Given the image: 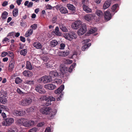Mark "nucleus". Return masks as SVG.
<instances>
[{
    "label": "nucleus",
    "instance_id": "nucleus-1",
    "mask_svg": "<svg viewBox=\"0 0 132 132\" xmlns=\"http://www.w3.org/2000/svg\"><path fill=\"white\" fill-rule=\"evenodd\" d=\"M81 21H77L73 23L72 25V28L75 29L80 28L78 30L77 34L79 36H81L85 33L87 30L86 25L85 23L81 24Z\"/></svg>",
    "mask_w": 132,
    "mask_h": 132
},
{
    "label": "nucleus",
    "instance_id": "nucleus-2",
    "mask_svg": "<svg viewBox=\"0 0 132 132\" xmlns=\"http://www.w3.org/2000/svg\"><path fill=\"white\" fill-rule=\"evenodd\" d=\"M51 109L49 107L42 108V113L48 115V118L50 120L53 119L56 114L55 111H51Z\"/></svg>",
    "mask_w": 132,
    "mask_h": 132
},
{
    "label": "nucleus",
    "instance_id": "nucleus-3",
    "mask_svg": "<svg viewBox=\"0 0 132 132\" xmlns=\"http://www.w3.org/2000/svg\"><path fill=\"white\" fill-rule=\"evenodd\" d=\"M64 37L70 41L72 40L73 39H76L77 38L76 34L73 31H70L68 33L65 34Z\"/></svg>",
    "mask_w": 132,
    "mask_h": 132
},
{
    "label": "nucleus",
    "instance_id": "nucleus-4",
    "mask_svg": "<svg viewBox=\"0 0 132 132\" xmlns=\"http://www.w3.org/2000/svg\"><path fill=\"white\" fill-rule=\"evenodd\" d=\"M32 100L30 97H27L23 98L20 102V104L22 106H26L30 104L32 102Z\"/></svg>",
    "mask_w": 132,
    "mask_h": 132
},
{
    "label": "nucleus",
    "instance_id": "nucleus-5",
    "mask_svg": "<svg viewBox=\"0 0 132 132\" xmlns=\"http://www.w3.org/2000/svg\"><path fill=\"white\" fill-rule=\"evenodd\" d=\"M14 119L12 118H7L4 120L2 123L3 126H8L11 125L13 123Z\"/></svg>",
    "mask_w": 132,
    "mask_h": 132
},
{
    "label": "nucleus",
    "instance_id": "nucleus-6",
    "mask_svg": "<svg viewBox=\"0 0 132 132\" xmlns=\"http://www.w3.org/2000/svg\"><path fill=\"white\" fill-rule=\"evenodd\" d=\"M60 69L61 71L63 73L71 72L70 68L66 67L65 64L63 63L60 64Z\"/></svg>",
    "mask_w": 132,
    "mask_h": 132
},
{
    "label": "nucleus",
    "instance_id": "nucleus-7",
    "mask_svg": "<svg viewBox=\"0 0 132 132\" xmlns=\"http://www.w3.org/2000/svg\"><path fill=\"white\" fill-rule=\"evenodd\" d=\"M25 113V111L21 109L15 110L13 112L14 114L17 116H22Z\"/></svg>",
    "mask_w": 132,
    "mask_h": 132
},
{
    "label": "nucleus",
    "instance_id": "nucleus-8",
    "mask_svg": "<svg viewBox=\"0 0 132 132\" xmlns=\"http://www.w3.org/2000/svg\"><path fill=\"white\" fill-rule=\"evenodd\" d=\"M55 100V98L52 96H48L47 102H46L43 104V105L45 106H48L51 104V101H54Z\"/></svg>",
    "mask_w": 132,
    "mask_h": 132
},
{
    "label": "nucleus",
    "instance_id": "nucleus-9",
    "mask_svg": "<svg viewBox=\"0 0 132 132\" xmlns=\"http://www.w3.org/2000/svg\"><path fill=\"white\" fill-rule=\"evenodd\" d=\"M104 15L105 19L107 21L110 20L112 18L111 14L108 11H106L104 13Z\"/></svg>",
    "mask_w": 132,
    "mask_h": 132
},
{
    "label": "nucleus",
    "instance_id": "nucleus-10",
    "mask_svg": "<svg viewBox=\"0 0 132 132\" xmlns=\"http://www.w3.org/2000/svg\"><path fill=\"white\" fill-rule=\"evenodd\" d=\"M35 123V122L34 121L30 120L28 121H26L25 123L24 124L25 127H28L30 126H34Z\"/></svg>",
    "mask_w": 132,
    "mask_h": 132
},
{
    "label": "nucleus",
    "instance_id": "nucleus-11",
    "mask_svg": "<svg viewBox=\"0 0 132 132\" xmlns=\"http://www.w3.org/2000/svg\"><path fill=\"white\" fill-rule=\"evenodd\" d=\"M43 79L42 78V80H43V82L44 83H48L51 81L52 78L49 76H45L43 77Z\"/></svg>",
    "mask_w": 132,
    "mask_h": 132
},
{
    "label": "nucleus",
    "instance_id": "nucleus-12",
    "mask_svg": "<svg viewBox=\"0 0 132 132\" xmlns=\"http://www.w3.org/2000/svg\"><path fill=\"white\" fill-rule=\"evenodd\" d=\"M111 0H107L104 3L103 6V9L105 10L108 8L111 5Z\"/></svg>",
    "mask_w": 132,
    "mask_h": 132
},
{
    "label": "nucleus",
    "instance_id": "nucleus-13",
    "mask_svg": "<svg viewBox=\"0 0 132 132\" xmlns=\"http://www.w3.org/2000/svg\"><path fill=\"white\" fill-rule=\"evenodd\" d=\"M56 86L53 84H48L45 85V87L48 89L53 90L55 89Z\"/></svg>",
    "mask_w": 132,
    "mask_h": 132
},
{
    "label": "nucleus",
    "instance_id": "nucleus-14",
    "mask_svg": "<svg viewBox=\"0 0 132 132\" xmlns=\"http://www.w3.org/2000/svg\"><path fill=\"white\" fill-rule=\"evenodd\" d=\"M23 75L27 77H31L32 76V72L29 70H25L23 72Z\"/></svg>",
    "mask_w": 132,
    "mask_h": 132
},
{
    "label": "nucleus",
    "instance_id": "nucleus-15",
    "mask_svg": "<svg viewBox=\"0 0 132 132\" xmlns=\"http://www.w3.org/2000/svg\"><path fill=\"white\" fill-rule=\"evenodd\" d=\"M64 89V85H61L57 89L55 90L54 93L56 94H59L62 92Z\"/></svg>",
    "mask_w": 132,
    "mask_h": 132
},
{
    "label": "nucleus",
    "instance_id": "nucleus-16",
    "mask_svg": "<svg viewBox=\"0 0 132 132\" xmlns=\"http://www.w3.org/2000/svg\"><path fill=\"white\" fill-rule=\"evenodd\" d=\"M93 15L92 14H86L84 16V18L86 21H89L93 19Z\"/></svg>",
    "mask_w": 132,
    "mask_h": 132
},
{
    "label": "nucleus",
    "instance_id": "nucleus-17",
    "mask_svg": "<svg viewBox=\"0 0 132 132\" xmlns=\"http://www.w3.org/2000/svg\"><path fill=\"white\" fill-rule=\"evenodd\" d=\"M59 27L60 29L64 32H67L68 31V29L65 25L61 23L59 24Z\"/></svg>",
    "mask_w": 132,
    "mask_h": 132
},
{
    "label": "nucleus",
    "instance_id": "nucleus-18",
    "mask_svg": "<svg viewBox=\"0 0 132 132\" xmlns=\"http://www.w3.org/2000/svg\"><path fill=\"white\" fill-rule=\"evenodd\" d=\"M50 76L51 78H54V77L57 76L58 75V73L56 71H51L50 73Z\"/></svg>",
    "mask_w": 132,
    "mask_h": 132
},
{
    "label": "nucleus",
    "instance_id": "nucleus-19",
    "mask_svg": "<svg viewBox=\"0 0 132 132\" xmlns=\"http://www.w3.org/2000/svg\"><path fill=\"white\" fill-rule=\"evenodd\" d=\"M84 10L87 13H91L92 10L86 5H84L82 6Z\"/></svg>",
    "mask_w": 132,
    "mask_h": 132
},
{
    "label": "nucleus",
    "instance_id": "nucleus-20",
    "mask_svg": "<svg viewBox=\"0 0 132 132\" xmlns=\"http://www.w3.org/2000/svg\"><path fill=\"white\" fill-rule=\"evenodd\" d=\"M95 14L98 16V18L100 19L102 17L103 13L101 10H97L95 12Z\"/></svg>",
    "mask_w": 132,
    "mask_h": 132
},
{
    "label": "nucleus",
    "instance_id": "nucleus-21",
    "mask_svg": "<svg viewBox=\"0 0 132 132\" xmlns=\"http://www.w3.org/2000/svg\"><path fill=\"white\" fill-rule=\"evenodd\" d=\"M26 119L23 118L19 119L18 120V123L20 124V125H22L25 126L24 124L25 123Z\"/></svg>",
    "mask_w": 132,
    "mask_h": 132
},
{
    "label": "nucleus",
    "instance_id": "nucleus-22",
    "mask_svg": "<svg viewBox=\"0 0 132 132\" xmlns=\"http://www.w3.org/2000/svg\"><path fill=\"white\" fill-rule=\"evenodd\" d=\"M59 10L60 12L62 14H65L68 13L67 9L64 7H61Z\"/></svg>",
    "mask_w": 132,
    "mask_h": 132
},
{
    "label": "nucleus",
    "instance_id": "nucleus-23",
    "mask_svg": "<svg viewBox=\"0 0 132 132\" xmlns=\"http://www.w3.org/2000/svg\"><path fill=\"white\" fill-rule=\"evenodd\" d=\"M54 32L57 36H61L62 35V33L59 30V28L58 27H56Z\"/></svg>",
    "mask_w": 132,
    "mask_h": 132
},
{
    "label": "nucleus",
    "instance_id": "nucleus-24",
    "mask_svg": "<svg viewBox=\"0 0 132 132\" xmlns=\"http://www.w3.org/2000/svg\"><path fill=\"white\" fill-rule=\"evenodd\" d=\"M69 54V52L68 51H66V52H60L59 54V55L62 56H65L68 55Z\"/></svg>",
    "mask_w": 132,
    "mask_h": 132
},
{
    "label": "nucleus",
    "instance_id": "nucleus-25",
    "mask_svg": "<svg viewBox=\"0 0 132 132\" xmlns=\"http://www.w3.org/2000/svg\"><path fill=\"white\" fill-rule=\"evenodd\" d=\"M14 63L13 62H10V63L8 70L9 71H11L14 68Z\"/></svg>",
    "mask_w": 132,
    "mask_h": 132
},
{
    "label": "nucleus",
    "instance_id": "nucleus-26",
    "mask_svg": "<svg viewBox=\"0 0 132 132\" xmlns=\"http://www.w3.org/2000/svg\"><path fill=\"white\" fill-rule=\"evenodd\" d=\"M67 6L68 9L71 11H75L76 9L75 7L72 4H67Z\"/></svg>",
    "mask_w": 132,
    "mask_h": 132
},
{
    "label": "nucleus",
    "instance_id": "nucleus-27",
    "mask_svg": "<svg viewBox=\"0 0 132 132\" xmlns=\"http://www.w3.org/2000/svg\"><path fill=\"white\" fill-rule=\"evenodd\" d=\"M7 100L5 97L4 96L0 97V102L3 104L6 103Z\"/></svg>",
    "mask_w": 132,
    "mask_h": 132
},
{
    "label": "nucleus",
    "instance_id": "nucleus-28",
    "mask_svg": "<svg viewBox=\"0 0 132 132\" xmlns=\"http://www.w3.org/2000/svg\"><path fill=\"white\" fill-rule=\"evenodd\" d=\"M34 46L37 49L41 48V45L38 42H35L33 44Z\"/></svg>",
    "mask_w": 132,
    "mask_h": 132
},
{
    "label": "nucleus",
    "instance_id": "nucleus-29",
    "mask_svg": "<svg viewBox=\"0 0 132 132\" xmlns=\"http://www.w3.org/2000/svg\"><path fill=\"white\" fill-rule=\"evenodd\" d=\"M97 30V29L96 28H92L89 30L88 33L91 34L96 32Z\"/></svg>",
    "mask_w": 132,
    "mask_h": 132
},
{
    "label": "nucleus",
    "instance_id": "nucleus-30",
    "mask_svg": "<svg viewBox=\"0 0 132 132\" xmlns=\"http://www.w3.org/2000/svg\"><path fill=\"white\" fill-rule=\"evenodd\" d=\"M91 44L90 43H88L87 44L85 45L82 47V51H85L86 49H87L88 47L90 46Z\"/></svg>",
    "mask_w": 132,
    "mask_h": 132
},
{
    "label": "nucleus",
    "instance_id": "nucleus-31",
    "mask_svg": "<svg viewBox=\"0 0 132 132\" xmlns=\"http://www.w3.org/2000/svg\"><path fill=\"white\" fill-rule=\"evenodd\" d=\"M58 44L57 42L55 40H53L50 43V45L51 47H54L56 46Z\"/></svg>",
    "mask_w": 132,
    "mask_h": 132
},
{
    "label": "nucleus",
    "instance_id": "nucleus-32",
    "mask_svg": "<svg viewBox=\"0 0 132 132\" xmlns=\"http://www.w3.org/2000/svg\"><path fill=\"white\" fill-rule=\"evenodd\" d=\"M33 30L32 29H29L26 33L25 36L27 37H28L32 33Z\"/></svg>",
    "mask_w": 132,
    "mask_h": 132
},
{
    "label": "nucleus",
    "instance_id": "nucleus-33",
    "mask_svg": "<svg viewBox=\"0 0 132 132\" xmlns=\"http://www.w3.org/2000/svg\"><path fill=\"white\" fill-rule=\"evenodd\" d=\"M13 16L15 17L18 14V10L17 8H15L14 9L12 12Z\"/></svg>",
    "mask_w": 132,
    "mask_h": 132
},
{
    "label": "nucleus",
    "instance_id": "nucleus-34",
    "mask_svg": "<svg viewBox=\"0 0 132 132\" xmlns=\"http://www.w3.org/2000/svg\"><path fill=\"white\" fill-rule=\"evenodd\" d=\"M63 62L64 63L63 64H71L72 63V61L71 60L65 59L63 60Z\"/></svg>",
    "mask_w": 132,
    "mask_h": 132
},
{
    "label": "nucleus",
    "instance_id": "nucleus-35",
    "mask_svg": "<svg viewBox=\"0 0 132 132\" xmlns=\"http://www.w3.org/2000/svg\"><path fill=\"white\" fill-rule=\"evenodd\" d=\"M18 129L15 128H10L8 129L7 132H17Z\"/></svg>",
    "mask_w": 132,
    "mask_h": 132
},
{
    "label": "nucleus",
    "instance_id": "nucleus-36",
    "mask_svg": "<svg viewBox=\"0 0 132 132\" xmlns=\"http://www.w3.org/2000/svg\"><path fill=\"white\" fill-rule=\"evenodd\" d=\"M8 13L6 11H4L2 13L1 15V17L3 20H5L7 17Z\"/></svg>",
    "mask_w": 132,
    "mask_h": 132
},
{
    "label": "nucleus",
    "instance_id": "nucleus-37",
    "mask_svg": "<svg viewBox=\"0 0 132 132\" xmlns=\"http://www.w3.org/2000/svg\"><path fill=\"white\" fill-rule=\"evenodd\" d=\"M26 67L27 69L30 70H31L32 69V65L28 61H27Z\"/></svg>",
    "mask_w": 132,
    "mask_h": 132
},
{
    "label": "nucleus",
    "instance_id": "nucleus-38",
    "mask_svg": "<svg viewBox=\"0 0 132 132\" xmlns=\"http://www.w3.org/2000/svg\"><path fill=\"white\" fill-rule=\"evenodd\" d=\"M35 89L36 91L40 93H41V85H38L36 87Z\"/></svg>",
    "mask_w": 132,
    "mask_h": 132
},
{
    "label": "nucleus",
    "instance_id": "nucleus-39",
    "mask_svg": "<svg viewBox=\"0 0 132 132\" xmlns=\"http://www.w3.org/2000/svg\"><path fill=\"white\" fill-rule=\"evenodd\" d=\"M24 83L31 85L34 84V81L32 80H27L25 81Z\"/></svg>",
    "mask_w": 132,
    "mask_h": 132
},
{
    "label": "nucleus",
    "instance_id": "nucleus-40",
    "mask_svg": "<svg viewBox=\"0 0 132 132\" xmlns=\"http://www.w3.org/2000/svg\"><path fill=\"white\" fill-rule=\"evenodd\" d=\"M118 6V4H115L112 6L111 8V9L113 12H114L116 10Z\"/></svg>",
    "mask_w": 132,
    "mask_h": 132
},
{
    "label": "nucleus",
    "instance_id": "nucleus-41",
    "mask_svg": "<svg viewBox=\"0 0 132 132\" xmlns=\"http://www.w3.org/2000/svg\"><path fill=\"white\" fill-rule=\"evenodd\" d=\"M35 109V108L34 107H31L29 108H28L27 109V111L29 112H32L34 111Z\"/></svg>",
    "mask_w": 132,
    "mask_h": 132
},
{
    "label": "nucleus",
    "instance_id": "nucleus-42",
    "mask_svg": "<svg viewBox=\"0 0 132 132\" xmlns=\"http://www.w3.org/2000/svg\"><path fill=\"white\" fill-rule=\"evenodd\" d=\"M22 80L19 77H17L15 79V82L16 84H19L21 82Z\"/></svg>",
    "mask_w": 132,
    "mask_h": 132
},
{
    "label": "nucleus",
    "instance_id": "nucleus-43",
    "mask_svg": "<svg viewBox=\"0 0 132 132\" xmlns=\"http://www.w3.org/2000/svg\"><path fill=\"white\" fill-rule=\"evenodd\" d=\"M48 97H47L45 95H42V100H45L46 102L48 101Z\"/></svg>",
    "mask_w": 132,
    "mask_h": 132
},
{
    "label": "nucleus",
    "instance_id": "nucleus-44",
    "mask_svg": "<svg viewBox=\"0 0 132 132\" xmlns=\"http://www.w3.org/2000/svg\"><path fill=\"white\" fill-rule=\"evenodd\" d=\"M37 130V129L36 127H34L30 129L28 132H36Z\"/></svg>",
    "mask_w": 132,
    "mask_h": 132
},
{
    "label": "nucleus",
    "instance_id": "nucleus-45",
    "mask_svg": "<svg viewBox=\"0 0 132 132\" xmlns=\"http://www.w3.org/2000/svg\"><path fill=\"white\" fill-rule=\"evenodd\" d=\"M27 52V50L26 49H24L21 51L20 53L23 55H25Z\"/></svg>",
    "mask_w": 132,
    "mask_h": 132
},
{
    "label": "nucleus",
    "instance_id": "nucleus-46",
    "mask_svg": "<svg viewBox=\"0 0 132 132\" xmlns=\"http://www.w3.org/2000/svg\"><path fill=\"white\" fill-rule=\"evenodd\" d=\"M7 56H9L10 57H13V55H14L13 53L11 51H9L8 53H7Z\"/></svg>",
    "mask_w": 132,
    "mask_h": 132
},
{
    "label": "nucleus",
    "instance_id": "nucleus-47",
    "mask_svg": "<svg viewBox=\"0 0 132 132\" xmlns=\"http://www.w3.org/2000/svg\"><path fill=\"white\" fill-rule=\"evenodd\" d=\"M23 20L21 19V21L20 23V26L22 27H24L26 25V23L23 22Z\"/></svg>",
    "mask_w": 132,
    "mask_h": 132
},
{
    "label": "nucleus",
    "instance_id": "nucleus-48",
    "mask_svg": "<svg viewBox=\"0 0 132 132\" xmlns=\"http://www.w3.org/2000/svg\"><path fill=\"white\" fill-rule=\"evenodd\" d=\"M76 65V63H73L71 65V66L70 68H69L70 69V71L71 72L72 71V69H73V68L75 67V66Z\"/></svg>",
    "mask_w": 132,
    "mask_h": 132
},
{
    "label": "nucleus",
    "instance_id": "nucleus-49",
    "mask_svg": "<svg viewBox=\"0 0 132 132\" xmlns=\"http://www.w3.org/2000/svg\"><path fill=\"white\" fill-rule=\"evenodd\" d=\"M0 109L2 110H6L7 109V108L6 106L1 105H0Z\"/></svg>",
    "mask_w": 132,
    "mask_h": 132
},
{
    "label": "nucleus",
    "instance_id": "nucleus-50",
    "mask_svg": "<svg viewBox=\"0 0 132 132\" xmlns=\"http://www.w3.org/2000/svg\"><path fill=\"white\" fill-rule=\"evenodd\" d=\"M82 3L83 4V5H86L88 3V0H82L81 1Z\"/></svg>",
    "mask_w": 132,
    "mask_h": 132
},
{
    "label": "nucleus",
    "instance_id": "nucleus-51",
    "mask_svg": "<svg viewBox=\"0 0 132 132\" xmlns=\"http://www.w3.org/2000/svg\"><path fill=\"white\" fill-rule=\"evenodd\" d=\"M30 27L32 29H36L37 28V24H33V25L31 26Z\"/></svg>",
    "mask_w": 132,
    "mask_h": 132
},
{
    "label": "nucleus",
    "instance_id": "nucleus-52",
    "mask_svg": "<svg viewBox=\"0 0 132 132\" xmlns=\"http://www.w3.org/2000/svg\"><path fill=\"white\" fill-rule=\"evenodd\" d=\"M7 52H3L1 54V56L2 57H4L6 55L7 56Z\"/></svg>",
    "mask_w": 132,
    "mask_h": 132
},
{
    "label": "nucleus",
    "instance_id": "nucleus-53",
    "mask_svg": "<svg viewBox=\"0 0 132 132\" xmlns=\"http://www.w3.org/2000/svg\"><path fill=\"white\" fill-rule=\"evenodd\" d=\"M65 46V45L64 44L62 43L60 44V49L62 50H63L64 49V47Z\"/></svg>",
    "mask_w": 132,
    "mask_h": 132
},
{
    "label": "nucleus",
    "instance_id": "nucleus-54",
    "mask_svg": "<svg viewBox=\"0 0 132 132\" xmlns=\"http://www.w3.org/2000/svg\"><path fill=\"white\" fill-rule=\"evenodd\" d=\"M57 20V18L56 17H54L52 19V22L53 23H55L56 22Z\"/></svg>",
    "mask_w": 132,
    "mask_h": 132
},
{
    "label": "nucleus",
    "instance_id": "nucleus-55",
    "mask_svg": "<svg viewBox=\"0 0 132 132\" xmlns=\"http://www.w3.org/2000/svg\"><path fill=\"white\" fill-rule=\"evenodd\" d=\"M51 129L50 127H48L46 128L44 132H51Z\"/></svg>",
    "mask_w": 132,
    "mask_h": 132
},
{
    "label": "nucleus",
    "instance_id": "nucleus-56",
    "mask_svg": "<svg viewBox=\"0 0 132 132\" xmlns=\"http://www.w3.org/2000/svg\"><path fill=\"white\" fill-rule=\"evenodd\" d=\"M33 4V2H30L29 3V4L27 5V7H30L32 6Z\"/></svg>",
    "mask_w": 132,
    "mask_h": 132
},
{
    "label": "nucleus",
    "instance_id": "nucleus-57",
    "mask_svg": "<svg viewBox=\"0 0 132 132\" xmlns=\"http://www.w3.org/2000/svg\"><path fill=\"white\" fill-rule=\"evenodd\" d=\"M20 40L22 41L23 42H24L25 41V38L24 37L22 36H21L20 37Z\"/></svg>",
    "mask_w": 132,
    "mask_h": 132
},
{
    "label": "nucleus",
    "instance_id": "nucleus-58",
    "mask_svg": "<svg viewBox=\"0 0 132 132\" xmlns=\"http://www.w3.org/2000/svg\"><path fill=\"white\" fill-rule=\"evenodd\" d=\"M17 91L18 93L20 94H22L23 93L22 91L19 88H17Z\"/></svg>",
    "mask_w": 132,
    "mask_h": 132
},
{
    "label": "nucleus",
    "instance_id": "nucleus-59",
    "mask_svg": "<svg viewBox=\"0 0 132 132\" xmlns=\"http://www.w3.org/2000/svg\"><path fill=\"white\" fill-rule=\"evenodd\" d=\"M46 8L47 9H52V7L50 5L48 4L46 6Z\"/></svg>",
    "mask_w": 132,
    "mask_h": 132
},
{
    "label": "nucleus",
    "instance_id": "nucleus-60",
    "mask_svg": "<svg viewBox=\"0 0 132 132\" xmlns=\"http://www.w3.org/2000/svg\"><path fill=\"white\" fill-rule=\"evenodd\" d=\"M8 4V2L6 1H4L2 5L3 6H5Z\"/></svg>",
    "mask_w": 132,
    "mask_h": 132
},
{
    "label": "nucleus",
    "instance_id": "nucleus-61",
    "mask_svg": "<svg viewBox=\"0 0 132 132\" xmlns=\"http://www.w3.org/2000/svg\"><path fill=\"white\" fill-rule=\"evenodd\" d=\"M22 0H17L16 1V3L18 5H20L21 4V2Z\"/></svg>",
    "mask_w": 132,
    "mask_h": 132
},
{
    "label": "nucleus",
    "instance_id": "nucleus-62",
    "mask_svg": "<svg viewBox=\"0 0 132 132\" xmlns=\"http://www.w3.org/2000/svg\"><path fill=\"white\" fill-rule=\"evenodd\" d=\"M9 40V39L7 37H5L4 38L2 41V42L4 43V42H6Z\"/></svg>",
    "mask_w": 132,
    "mask_h": 132
},
{
    "label": "nucleus",
    "instance_id": "nucleus-63",
    "mask_svg": "<svg viewBox=\"0 0 132 132\" xmlns=\"http://www.w3.org/2000/svg\"><path fill=\"white\" fill-rule=\"evenodd\" d=\"M2 93L4 94L3 96H4V97H6V96L7 95V92L6 91H3L2 92Z\"/></svg>",
    "mask_w": 132,
    "mask_h": 132
},
{
    "label": "nucleus",
    "instance_id": "nucleus-64",
    "mask_svg": "<svg viewBox=\"0 0 132 132\" xmlns=\"http://www.w3.org/2000/svg\"><path fill=\"white\" fill-rule=\"evenodd\" d=\"M2 116L4 118H5L6 117V114L4 112H3L2 113Z\"/></svg>",
    "mask_w": 132,
    "mask_h": 132
}]
</instances>
